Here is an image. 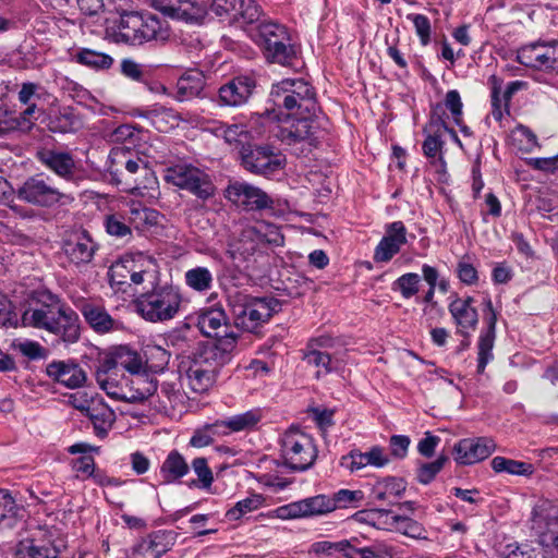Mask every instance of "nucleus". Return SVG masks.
I'll return each instance as SVG.
<instances>
[{"instance_id":"nucleus-1","label":"nucleus","mask_w":558,"mask_h":558,"mask_svg":"<svg viewBox=\"0 0 558 558\" xmlns=\"http://www.w3.org/2000/svg\"><path fill=\"white\" fill-rule=\"evenodd\" d=\"M113 37L117 43L141 46L151 40H168L170 27L167 21L154 14L129 11L120 15Z\"/></svg>"},{"instance_id":"nucleus-2","label":"nucleus","mask_w":558,"mask_h":558,"mask_svg":"<svg viewBox=\"0 0 558 558\" xmlns=\"http://www.w3.org/2000/svg\"><path fill=\"white\" fill-rule=\"evenodd\" d=\"M234 325L248 332H255L281 310V302L274 296L255 298L241 291L228 295Z\"/></svg>"},{"instance_id":"nucleus-3","label":"nucleus","mask_w":558,"mask_h":558,"mask_svg":"<svg viewBox=\"0 0 558 558\" xmlns=\"http://www.w3.org/2000/svg\"><path fill=\"white\" fill-rule=\"evenodd\" d=\"M181 303L180 289L169 283H156L133 301L136 313L149 323L173 319L180 311Z\"/></svg>"},{"instance_id":"nucleus-4","label":"nucleus","mask_w":558,"mask_h":558,"mask_svg":"<svg viewBox=\"0 0 558 558\" xmlns=\"http://www.w3.org/2000/svg\"><path fill=\"white\" fill-rule=\"evenodd\" d=\"M272 108L286 109L294 116H316L319 111L315 88L302 78H286L271 87Z\"/></svg>"},{"instance_id":"nucleus-5","label":"nucleus","mask_w":558,"mask_h":558,"mask_svg":"<svg viewBox=\"0 0 558 558\" xmlns=\"http://www.w3.org/2000/svg\"><path fill=\"white\" fill-rule=\"evenodd\" d=\"M264 116L270 120L280 123L274 132V136L287 145H294L301 142H307L311 146L317 145L315 136L316 126L313 117L310 114L292 118L291 113H283L276 108H267Z\"/></svg>"},{"instance_id":"nucleus-6","label":"nucleus","mask_w":558,"mask_h":558,"mask_svg":"<svg viewBox=\"0 0 558 558\" xmlns=\"http://www.w3.org/2000/svg\"><path fill=\"white\" fill-rule=\"evenodd\" d=\"M255 41L263 48L265 58L272 63L291 65L296 59V51L283 25L266 22L257 27Z\"/></svg>"},{"instance_id":"nucleus-7","label":"nucleus","mask_w":558,"mask_h":558,"mask_svg":"<svg viewBox=\"0 0 558 558\" xmlns=\"http://www.w3.org/2000/svg\"><path fill=\"white\" fill-rule=\"evenodd\" d=\"M68 304L47 289L34 290L27 300L21 322L24 327L47 330Z\"/></svg>"},{"instance_id":"nucleus-8","label":"nucleus","mask_w":558,"mask_h":558,"mask_svg":"<svg viewBox=\"0 0 558 558\" xmlns=\"http://www.w3.org/2000/svg\"><path fill=\"white\" fill-rule=\"evenodd\" d=\"M167 183L180 190L187 191L197 199L208 201L216 194V186L210 175L191 163H178L165 170Z\"/></svg>"},{"instance_id":"nucleus-9","label":"nucleus","mask_w":558,"mask_h":558,"mask_svg":"<svg viewBox=\"0 0 558 558\" xmlns=\"http://www.w3.org/2000/svg\"><path fill=\"white\" fill-rule=\"evenodd\" d=\"M281 456L292 471L310 469L317 457L312 438L298 427H290L281 437Z\"/></svg>"},{"instance_id":"nucleus-10","label":"nucleus","mask_w":558,"mask_h":558,"mask_svg":"<svg viewBox=\"0 0 558 558\" xmlns=\"http://www.w3.org/2000/svg\"><path fill=\"white\" fill-rule=\"evenodd\" d=\"M235 347L236 336L225 335L220 340L199 348L192 361L202 368L210 371L211 375L217 378L220 369L231 361Z\"/></svg>"},{"instance_id":"nucleus-11","label":"nucleus","mask_w":558,"mask_h":558,"mask_svg":"<svg viewBox=\"0 0 558 558\" xmlns=\"http://www.w3.org/2000/svg\"><path fill=\"white\" fill-rule=\"evenodd\" d=\"M532 530L542 546L558 547V506L539 500L533 509Z\"/></svg>"},{"instance_id":"nucleus-12","label":"nucleus","mask_w":558,"mask_h":558,"mask_svg":"<svg viewBox=\"0 0 558 558\" xmlns=\"http://www.w3.org/2000/svg\"><path fill=\"white\" fill-rule=\"evenodd\" d=\"M240 154L245 170L258 175L274 174L284 165V159L269 145L243 146Z\"/></svg>"},{"instance_id":"nucleus-13","label":"nucleus","mask_w":558,"mask_h":558,"mask_svg":"<svg viewBox=\"0 0 558 558\" xmlns=\"http://www.w3.org/2000/svg\"><path fill=\"white\" fill-rule=\"evenodd\" d=\"M99 244L87 230H76L66 235L62 242V251L68 262L77 269L92 264Z\"/></svg>"},{"instance_id":"nucleus-14","label":"nucleus","mask_w":558,"mask_h":558,"mask_svg":"<svg viewBox=\"0 0 558 558\" xmlns=\"http://www.w3.org/2000/svg\"><path fill=\"white\" fill-rule=\"evenodd\" d=\"M146 2L165 16L191 24H201L208 11L203 0H146Z\"/></svg>"},{"instance_id":"nucleus-15","label":"nucleus","mask_w":558,"mask_h":558,"mask_svg":"<svg viewBox=\"0 0 558 558\" xmlns=\"http://www.w3.org/2000/svg\"><path fill=\"white\" fill-rule=\"evenodd\" d=\"M19 199L38 207H51L64 196L40 174L27 178L16 190Z\"/></svg>"},{"instance_id":"nucleus-16","label":"nucleus","mask_w":558,"mask_h":558,"mask_svg":"<svg viewBox=\"0 0 558 558\" xmlns=\"http://www.w3.org/2000/svg\"><path fill=\"white\" fill-rule=\"evenodd\" d=\"M335 510L328 495H316L290 502L276 509L277 517L283 520L324 515Z\"/></svg>"},{"instance_id":"nucleus-17","label":"nucleus","mask_w":558,"mask_h":558,"mask_svg":"<svg viewBox=\"0 0 558 558\" xmlns=\"http://www.w3.org/2000/svg\"><path fill=\"white\" fill-rule=\"evenodd\" d=\"M225 196L246 210H263L271 208L274 205L272 199L263 190L246 182L230 183L226 189Z\"/></svg>"},{"instance_id":"nucleus-18","label":"nucleus","mask_w":558,"mask_h":558,"mask_svg":"<svg viewBox=\"0 0 558 558\" xmlns=\"http://www.w3.org/2000/svg\"><path fill=\"white\" fill-rule=\"evenodd\" d=\"M495 449L496 444L492 438H464L454 445L453 456L458 464L471 465L487 459Z\"/></svg>"},{"instance_id":"nucleus-19","label":"nucleus","mask_w":558,"mask_h":558,"mask_svg":"<svg viewBox=\"0 0 558 558\" xmlns=\"http://www.w3.org/2000/svg\"><path fill=\"white\" fill-rule=\"evenodd\" d=\"M255 87L254 78L235 76L219 87L217 102L221 107H242L248 101Z\"/></svg>"},{"instance_id":"nucleus-20","label":"nucleus","mask_w":558,"mask_h":558,"mask_svg":"<svg viewBox=\"0 0 558 558\" xmlns=\"http://www.w3.org/2000/svg\"><path fill=\"white\" fill-rule=\"evenodd\" d=\"M258 235L254 228L242 230L239 238L228 243L227 256L238 269L247 268L258 248Z\"/></svg>"},{"instance_id":"nucleus-21","label":"nucleus","mask_w":558,"mask_h":558,"mask_svg":"<svg viewBox=\"0 0 558 558\" xmlns=\"http://www.w3.org/2000/svg\"><path fill=\"white\" fill-rule=\"evenodd\" d=\"M47 376L69 389L81 388L87 380V374L73 361H52L46 366Z\"/></svg>"},{"instance_id":"nucleus-22","label":"nucleus","mask_w":558,"mask_h":558,"mask_svg":"<svg viewBox=\"0 0 558 558\" xmlns=\"http://www.w3.org/2000/svg\"><path fill=\"white\" fill-rule=\"evenodd\" d=\"M484 312L487 322V329L481 333L478 339L477 353V373L483 374L486 365L494 359L493 348L495 343V330L497 323V314L493 307L490 298L484 299Z\"/></svg>"},{"instance_id":"nucleus-23","label":"nucleus","mask_w":558,"mask_h":558,"mask_svg":"<svg viewBox=\"0 0 558 558\" xmlns=\"http://www.w3.org/2000/svg\"><path fill=\"white\" fill-rule=\"evenodd\" d=\"M78 310L86 324L98 335L119 331L123 328V324L113 318L102 305L84 302L78 305Z\"/></svg>"},{"instance_id":"nucleus-24","label":"nucleus","mask_w":558,"mask_h":558,"mask_svg":"<svg viewBox=\"0 0 558 558\" xmlns=\"http://www.w3.org/2000/svg\"><path fill=\"white\" fill-rule=\"evenodd\" d=\"M407 243V230L402 221H393L386 228V234L379 241L374 252L376 263H387L400 252Z\"/></svg>"},{"instance_id":"nucleus-25","label":"nucleus","mask_w":558,"mask_h":558,"mask_svg":"<svg viewBox=\"0 0 558 558\" xmlns=\"http://www.w3.org/2000/svg\"><path fill=\"white\" fill-rule=\"evenodd\" d=\"M46 331L57 336L66 344L76 343L81 338L80 317L73 308L66 305Z\"/></svg>"},{"instance_id":"nucleus-26","label":"nucleus","mask_w":558,"mask_h":558,"mask_svg":"<svg viewBox=\"0 0 558 558\" xmlns=\"http://www.w3.org/2000/svg\"><path fill=\"white\" fill-rule=\"evenodd\" d=\"M517 60L525 66L550 70L557 61L556 49L545 44H533L518 50Z\"/></svg>"},{"instance_id":"nucleus-27","label":"nucleus","mask_w":558,"mask_h":558,"mask_svg":"<svg viewBox=\"0 0 558 558\" xmlns=\"http://www.w3.org/2000/svg\"><path fill=\"white\" fill-rule=\"evenodd\" d=\"M37 158L45 167L64 180L70 181L75 175L76 163L68 151L46 148L37 153Z\"/></svg>"},{"instance_id":"nucleus-28","label":"nucleus","mask_w":558,"mask_h":558,"mask_svg":"<svg viewBox=\"0 0 558 558\" xmlns=\"http://www.w3.org/2000/svg\"><path fill=\"white\" fill-rule=\"evenodd\" d=\"M173 546L171 532L156 531L143 538L134 548V558H160Z\"/></svg>"},{"instance_id":"nucleus-29","label":"nucleus","mask_w":558,"mask_h":558,"mask_svg":"<svg viewBox=\"0 0 558 558\" xmlns=\"http://www.w3.org/2000/svg\"><path fill=\"white\" fill-rule=\"evenodd\" d=\"M474 299L466 296L464 299L456 298L448 306V310L458 326V332L468 336L469 329L474 330L478 323V314L473 306Z\"/></svg>"},{"instance_id":"nucleus-30","label":"nucleus","mask_w":558,"mask_h":558,"mask_svg":"<svg viewBox=\"0 0 558 558\" xmlns=\"http://www.w3.org/2000/svg\"><path fill=\"white\" fill-rule=\"evenodd\" d=\"M405 489L407 483L403 478L387 476L373 485L369 498L374 502L396 505Z\"/></svg>"},{"instance_id":"nucleus-31","label":"nucleus","mask_w":558,"mask_h":558,"mask_svg":"<svg viewBox=\"0 0 558 558\" xmlns=\"http://www.w3.org/2000/svg\"><path fill=\"white\" fill-rule=\"evenodd\" d=\"M197 327L201 332L206 337L216 338L220 340L225 335H234L228 332L227 316L222 308L211 307L198 315Z\"/></svg>"},{"instance_id":"nucleus-32","label":"nucleus","mask_w":558,"mask_h":558,"mask_svg":"<svg viewBox=\"0 0 558 558\" xmlns=\"http://www.w3.org/2000/svg\"><path fill=\"white\" fill-rule=\"evenodd\" d=\"M43 538H34L28 545L21 544L15 558H59V546L51 532H46Z\"/></svg>"},{"instance_id":"nucleus-33","label":"nucleus","mask_w":558,"mask_h":558,"mask_svg":"<svg viewBox=\"0 0 558 558\" xmlns=\"http://www.w3.org/2000/svg\"><path fill=\"white\" fill-rule=\"evenodd\" d=\"M93 423L95 434L98 437H106L116 421L114 411L104 401L102 398L94 399L92 405L85 413Z\"/></svg>"},{"instance_id":"nucleus-34","label":"nucleus","mask_w":558,"mask_h":558,"mask_svg":"<svg viewBox=\"0 0 558 558\" xmlns=\"http://www.w3.org/2000/svg\"><path fill=\"white\" fill-rule=\"evenodd\" d=\"M155 395L157 396L160 408L163 410H174L179 407H183L186 401V395L182 389L179 378L175 376H173L172 379L158 383V389Z\"/></svg>"},{"instance_id":"nucleus-35","label":"nucleus","mask_w":558,"mask_h":558,"mask_svg":"<svg viewBox=\"0 0 558 558\" xmlns=\"http://www.w3.org/2000/svg\"><path fill=\"white\" fill-rule=\"evenodd\" d=\"M389 458L384 453V449L375 446L367 452L352 450L348 456L342 458V464L350 469L351 472L357 471L366 465L383 468L389 463Z\"/></svg>"},{"instance_id":"nucleus-36","label":"nucleus","mask_w":558,"mask_h":558,"mask_svg":"<svg viewBox=\"0 0 558 558\" xmlns=\"http://www.w3.org/2000/svg\"><path fill=\"white\" fill-rule=\"evenodd\" d=\"M126 380V384L130 385V395H122L120 400H125L129 402H143L157 392L158 380L148 376L147 374H142L140 372L131 379Z\"/></svg>"},{"instance_id":"nucleus-37","label":"nucleus","mask_w":558,"mask_h":558,"mask_svg":"<svg viewBox=\"0 0 558 558\" xmlns=\"http://www.w3.org/2000/svg\"><path fill=\"white\" fill-rule=\"evenodd\" d=\"M110 363L111 367H118L121 372H130L132 377L138 374L142 368V360L138 353L123 345L117 348L107 356V369H110Z\"/></svg>"},{"instance_id":"nucleus-38","label":"nucleus","mask_w":558,"mask_h":558,"mask_svg":"<svg viewBox=\"0 0 558 558\" xmlns=\"http://www.w3.org/2000/svg\"><path fill=\"white\" fill-rule=\"evenodd\" d=\"M303 360L316 368V377L319 378L322 374L327 375L336 372L341 366V360L337 356V352L304 350Z\"/></svg>"},{"instance_id":"nucleus-39","label":"nucleus","mask_w":558,"mask_h":558,"mask_svg":"<svg viewBox=\"0 0 558 558\" xmlns=\"http://www.w3.org/2000/svg\"><path fill=\"white\" fill-rule=\"evenodd\" d=\"M205 86V77L198 71L184 73L177 82L174 98L179 101L190 100L201 96Z\"/></svg>"},{"instance_id":"nucleus-40","label":"nucleus","mask_w":558,"mask_h":558,"mask_svg":"<svg viewBox=\"0 0 558 558\" xmlns=\"http://www.w3.org/2000/svg\"><path fill=\"white\" fill-rule=\"evenodd\" d=\"M189 471L190 465L178 450H171L160 466V473L167 484L180 481Z\"/></svg>"},{"instance_id":"nucleus-41","label":"nucleus","mask_w":558,"mask_h":558,"mask_svg":"<svg viewBox=\"0 0 558 558\" xmlns=\"http://www.w3.org/2000/svg\"><path fill=\"white\" fill-rule=\"evenodd\" d=\"M106 365L107 357L100 362L96 371V381L108 396L121 399L122 395L118 391V378L121 375V371L118 367H110V369H107ZM110 366L112 365L110 364Z\"/></svg>"},{"instance_id":"nucleus-42","label":"nucleus","mask_w":558,"mask_h":558,"mask_svg":"<svg viewBox=\"0 0 558 558\" xmlns=\"http://www.w3.org/2000/svg\"><path fill=\"white\" fill-rule=\"evenodd\" d=\"M228 435L226 425L222 421H216L213 424H206L197 428L190 439V445L195 448H203L211 445L217 437Z\"/></svg>"},{"instance_id":"nucleus-43","label":"nucleus","mask_w":558,"mask_h":558,"mask_svg":"<svg viewBox=\"0 0 558 558\" xmlns=\"http://www.w3.org/2000/svg\"><path fill=\"white\" fill-rule=\"evenodd\" d=\"M81 120L72 107H62L50 118L49 128L52 132L68 133L77 130Z\"/></svg>"},{"instance_id":"nucleus-44","label":"nucleus","mask_w":558,"mask_h":558,"mask_svg":"<svg viewBox=\"0 0 558 558\" xmlns=\"http://www.w3.org/2000/svg\"><path fill=\"white\" fill-rule=\"evenodd\" d=\"M236 2L231 23L251 25L259 20L262 11L255 0H238Z\"/></svg>"},{"instance_id":"nucleus-45","label":"nucleus","mask_w":558,"mask_h":558,"mask_svg":"<svg viewBox=\"0 0 558 558\" xmlns=\"http://www.w3.org/2000/svg\"><path fill=\"white\" fill-rule=\"evenodd\" d=\"M186 377L189 379L190 387L195 392H204L208 390L217 379L211 375L210 371L202 368L193 361L186 369Z\"/></svg>"},{"instance_id":"nucleus-46","label":"nucleus","mask_w":558,"mask_h":558,"mask_svg":"<svg viewBox=\"0 0 558 558\" xmlns=\"http://www.w3.org/2000/svg\"><path fill=\"white\" fill-rule=\"evenodd\" d=\"M262 420L260 410L254 409L223 420L226 432H242L253 428Z\"/></svg>"},{"instance_id":"nucleus-47","label":"nucleus","mask_w":558,"mask_h":558,"mask_svg":"<svg viewBox=\"0 0 558 558\" xmlns=\"http://www.w3.org/2000/svg\"><path fill=\"white\" fill-rule=\"evenodd\" d=\"M492 468L497 473L507 472L512 475H531L533 473V465L531 463L504 457H495L492 460Z\"/></svg>"},{"instance_id":"nucleus-48","label":"nucleus","mask_w":558,"mask_h":558,"mask_svg":"<svg viewBox=\"0 0 558 558\" xmlns=\"http://www.w3.org/2000/svg\"><path fill=\"white\" fill-rule=\"evenodd\" d=\"M391 527H395L398 532L412 538H426V531L424 526L420 522L408 517L393 514Z\"/></svg>"},{"instance_id":"nucleus-49","label":"nucleus","mask_w":558,"mask_h":558,"mask_svg":"<svg viewBox=\"0 0 558 558\" xmlns=\"http://www.w3.org/2000/svg\"><path fill=\"white\" fill-rule=\"evenodd\" d=\"M75 59L83 65L98 70L109 69L113 63V59L109 54L85 48L75 54Z\"/></svg>"},{"instance_id":"nucleus-50","label":"nucleus","mask_w":558,"mask_h":558,"mask_svg":"<svg viewBox=\"0 0 558 558\" xmlns=\"http://www.w3.org/2000/svg\"><path fill=\"white\" fill-rule=\"evenodd\" d=\"M192 470L197 475V480H192L187 485L189 487H201L208 489L214 483V475L211 469L208 466L206 458H195L191 464Z\"/></svg>"},{"instance_id":"nucleus-51","label":"nucleus","mask_w":558,"mask_h":558,"mask_svg":"<svg viewBox=\"0 0 558 558\" xmlns=\"http://www.w3.org/2000/svg\"><path fill=\"white\" fill-rule=\"evenodd\" d=\"M185 282L193 290L204 292L211 288L213 275L206 267H196L185 272Z\"/></svg>"},{"instance_id":"nucleus-52","label":"nucleus","mask_w":558,"mask_h":558,"mask_svg":"<svg viewBox=\"0 0 558 558\" xmlns=\"http://www.w3.org/2000/svg\"><path fill=\"white\" fill-rule=\"evenodd\" d=\"M447 461L448 457L441 454L433 462L420 463L416 470V480L423 485L429 484L442 470Z\"/></svg>"},{"instance_id":"nucleus-53","label":"nucleus","mask_w":558,"mask_h":558,"mask_svg":"<svg viewBox=\"0 0 558 558\" xmlns=\"http://www.w3.org/2000/svg\"><path fill=\"white\" fill-rule=\"evenodd\" d=\"M445 117L446 111L444 105L440 102L433 105L430 108L429 121L424 126L423 132L442 135L449 128Z\"/></svg>"},{"instance_id":"nucleus-54","label":"nucleus","mask_w":558,"mask_h":558,"mask_svg":"<svg viewBox=\"0 0 558 558\" xmlns=\"http://www.w3.org/2000/svg\"><path fill=\"white\" fill-rule=\"evenodd\" d=\"M263 504V497L260 495H252L242 500H239L234 507L229 509L226 517L230 521L239 520L245 513L258 509Z\"/></svg>"},{"instance_id":"nucleus-55","label":"nucleus","mask_w":558,"mask_h":558,"mask_svg":"<svg viewBox=\"0 0 558 558\" xmlns=\"http://www.w3.org/2000/svg\"><path fill=\"white\" fill-rule=\"evenodd\" d=\"M558 206V196L554 193L541 192L537 197L536 209L544 220L555 221L558 216L556 208Z\"/></svg>"},{"instance_id":"nucleus-56","label":"nucleus","mask_w":558,"mask_h":558,"mask_svg":"<svg viewBox=\"0 0 558 558\" xmlns=\"http://www.w3.org/2000/svg\"><path fill=\"white\" fill-rule=\"evenodd\" d=\"M421 278L415 272H408L393 282V289L399 290L404 299H410L418 292Z\"/></svg>"},{"instance_id":"nucleus-57","label":"nucleus","mask_w":558,"mask_h":558,"mask_svg":"<svg viewBox=\"0 0 558 558\" xmlns=\"http://www.w3.org/2000/svg\"><path fill=\"white\" fill-rule=\"evenodd\" d=\"M363 498L364 494L362 490L350 489H340L332 496H329V499L335 504V510L338 508L359 507Z\"/></svg>"},{"instance_id":"nucleus-58","label":"nucleus","mask_w":558,"mask_h":558,"mask_svg":"<svg viewBox=\"0 0 558 558\" xmlns=\"http://www.w3.org/2000/svg\"><path fill=\"white\" fill-rule=\"evenodd\" d=\"M360 514L364 515L363 520L376 526L377 529L388 530L391 529L393 513L387 509H371L362 511Z\"/></svg>"},{"instance_id":"nucleus-59","label":"nucleus","mask_w":558,"mask_h":558,"mask_svg":"<svg viewBox=\"0 0 558 558\" xmlns=\"http://www.w3.org/2000/svg\"><path fill=\"white\" fill-rule=\"evenodd\" d=\"M135 114L148 119L150 123L161 132L167 130L166 118H172L175 120L173 111L163 107L146 111L136 110Z\"/></svg>"},{"instance_id":"nucleus-60","label":"nucleus","mask_w":558,"mask_h":558,"mask_svg":"<svg viewBox=\"0 0 558 558\" xmlns=\"http://www.w3.org/2000/svg\"><path fill=\"white\" fill-rule=\"evenodd\" d=\"M157 213L146 207H132L130 209V223L137 230L143 229L146 225L156 223Z\"/></svg>"},{"instance_id":"nucleus-61","label":"nucleus","mask_w":558,"mask_h":558,"mask_svg":"<svg viewBox=\"0 0 558 558\" xmlns=\"http://www.w3.org/2000/svg\"><path fill=\"white\" fill-rule=\"evenodd\" d=\"M225 141L230 145H242L248 138V132L244 124L223 125L220 129Z\"/></svg>"},{"instance_id":"nucleus-62","label":"nucleus","mask_w":558,"mask_h":558,"mask_svg":"<svg viewBox=\"0 0 558 558\" xmlns=\"http://www.w3.org/2000/svg\"><path fill=\"white\" fill-rule=\"evenodd\" d=\"M348 543V539H342L339 542L322 541L313 544V551L326 556H333L338 554L339 556L344 557Z\"/></svg>"},{"instance_id":"nucleus-63","label":"nucleus","mask_w":558,"mask_h":558,"mask_svg":"<svg viewBox=\"0 0 558 558\" xmlns=\"http://www.w3.org/2000/svg\"><path fill=\"white\" fill-rule=\"evenodd\" d=\"M444 108H447L450 111L454 123L457 125H460L461 117L463 114V112H462L463 104H462V100H461V97H460V94L458 90L451 89V90L447 92L446 97H445Z\"/></svg>"},{"instance_id":"nucleus-64","label":"nucleus","mask_w":558,"mask_h":558,"mask_svg":"<svg viewBox=\"0 0 558 558\" xmlns=\"http://www.w3.org/2000/svg\"><path fill=\"white\" fill-rule=\"evenodd\" d=\"M407 19L414 24L422 45H427L430 39V22L428 17L423 14H408Z\"/></svg>"}]
</instances>
